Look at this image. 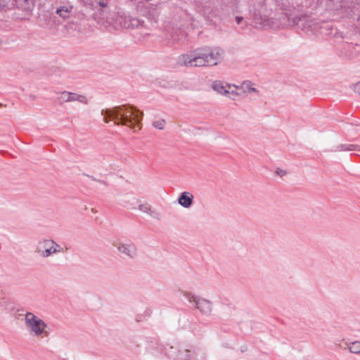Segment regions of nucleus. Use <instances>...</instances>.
I'll list each match as a JSON object with an SVG mask.
<instances>
[{"instance_id":"14","label":"nucleus","mask_w":360,"mask_h":360,"mask_svg":"<svg viewBox=\"0 0 360 360\" xmlns=\"http://www.w3.org/2000/svg\"><path fill=\"white\" fill-rule=\"evenodd\" d=\"M136 199L134 197L125 196L122 200V205L129 208H134Z\"/></svg>"},{"instance_id":"13","label":"nucleus","mask_w":360,"mask_h":360,"mask_svg":"<svg viewBox=\"0 0 360 360\" xmlns=\"http://www.w3.org/2000/svg\"><path fill=\"white\" fill-rule=\"evenodd\" d=\"M72 6H60L57 8L56 13L58 14L61 18L65 19L68 17L69 13L71 12Z\"/></svg>"},{"instance_id":"3","label":"nucleus","mask_w":360,"mask_h":360,"mask_svg":"<svg viewBox=\"0 0 360 360\" xmlns=\"http://www.w3.org/2000/svg\"><path fill=\"white\" fill-rule=\"evenodd\" d=\"M25 326L29 333L37 338H44L49 335L48 325L32 312H27L24 319Z\"/></svg>"},{"instance_id":"9","label":"nucleus","mask_w":360,"mask_h":360,"mask_svg":"<svg viewBox=\"0 0 360 360\" xmlns=\"http://www.w3.org/2000/svg\"><path fill=\"white\" fill-rule=\"evenodd\" d=\"M166 354L170 358L174 360H189L191 358V351L188 349H177L174 347H170L166 351Z\"/></svg>"},{"instance_id":"12","label":"nucleus","mask_w":360,"mask_h":360,"mask_svg":"<svg viewBox=\"0 0 360 360\" xmlns=\"http://www.w3.org/2000/svg\"><path fill=\"white\" fill-rule=\"evenodd\" d=\"M338 150L340 151H351L355 150L359 152L357 155L360 156V146L354 144H340L338 146Z\"/></svg>"},{"instance_id":"15","label":"nucleus","mask_w":360,"mask_h":360,"mask_svg":"<svg viewBox=\"0 0 360 360\" xmlns=\"http://www.w3.org/2000/svg\"><path fill=\"white\" fill-rule=\"evenodd\" d=\"M348 349L351 353L360 355V342L354 341L351 342L348 347Z\"/></svg>"},{"instance_id":"8","label":"nucleus","mask_w":360,"mask_h":360,"mask_svg":"<svg viewBox=\"0 0 360 360\" xmlns=\"http://www.w3.org/2000/svg\"><path fill=\"white\" fill-rule=\"evenodd\" d=\"M231 86L230 84H224L221 81H214L212 84V88L214 91L223 96H226L232 100H235L238 94L233 90L231 91Z\"/></svg>"},{"instance_id":"4","label":"nucleus","mask_w":360,"mask_h":360,"mask_svg":"<svg viewBox=\"0 0 360 360\" xmlns=\"http://www.w3.org/2000/svg\"><path fill=\"white\" fill-rule=\"evenodd\" d=\"M184 296L191 303H194L195 308L205 315H209L212 310V303L205 298L198 297L194 294L184 292Z\"/></svg>"},{"instance_id":"20","label":"nucleus","mask_w":360,"mask_h":360,"mask_svg":"<svg viewBox=\"0 0 360 360\" xmlns=\"http://www.w3.org/2000/svg\"><path fill=\"white\" fill-rule=\"evenodd\" d=\"M243 86L244 88H245L248 90V91H250V92H257V90L255 87L251 86L250 82H244L243 84Z\"/></svg>"},{"instance_id":"18","label":"nucleus","mask_w":360,"mask_h":360,"mask_svg":"<svg viewBox=\"0 0 360 360\" xmlns=\"http://www.w3.org/2000/svg\"><path fill=\"white\" fill-rule=\"evenodd\" d=\"M52 250H53V255H56L58 253L64 252L63 248L53 239H52Z\"/></svg>"},{"instance_id":"1","label":"nucleus","mask_w":360,"mask_h":360,"mask_svg":"<svg viewBox=\"0 0 360 360\" xmlns=\"http://www.w3.org/2000/svg\"><path fill=\"white\" fill-rule=\"evenodd\" d=\"M224 51L219 47H204L194 50L188 54H182L178 62L187 67L216 65L223 58Z\"/></svg>"},{"instance_id":"24","label":"nucleus","mask_w":360,"mask_h":360,"mask_svg":"<svg viewBox=\"0 0 360 360\" xmlns=\"http://www.w3.org/2000/svg\"><path fill=\"white\" fill-rule=\"evenodd\" d=\"M358 21H359V22L360 21V18H358Z\"/></svg>"},{"instance_id":"22","label":"nucleus","mask_w":360,"mask_h":360,"mask_svg":"<svg viewBox=\"0 0 360 360\" xmlns=\"http://www.w3.org/2000/svg\"><path fill=\"white\" fill-rule=\"evenodd\" d=\"M353 90L354 91L358 94L359 96H360V81L357 83H356L355 84H354L353 86Z\"/></svg>"},{"instance_id":"7","label":"nucleus","mask_w":360,"mask_h":360,"mask_svg":"<svg viewBox=\"0 0 360 360\" xmlns=\"http://www.w3.org/2000/svg\"><path fill=\"white\" fill-rule=\"evenodd\" d=\"M35 252L42 258H48L53 255L52 239H41L36 245Z\"/></svg>"},{"instance_id":"2","label":"nucleus","mask_w":360,"mask_h":360,"mask_svg":"<svg viewBox=\"0 0 360 360\" xmlns=\"http://www.w3.org/2000/svg\"><path fill=\"white\" fill-rule=\"evenodd\" d=\"M104 121L108 123L112 120L117 125L121 124L134 129L139 126L143 118V113L136 108L130 105L114 106L102 112Z\"/></svg>"},{"instance_id":"11","label":"nucleus","mask_w":360,"mask_h":360,"mask_svg":"<svg viewBox=\"0 0 360 360\" xmlns=\"http://www.w3.org/2000/svg\"><path fill=\"white\" fill-rule=\"evenodd\" d=\"M108 0H95V1L91 5L94 9L100 8L98 11L101 13V15H103L105 18L107 13L105 9L108 8Z\"/></svg>"},{"instance_id":"16","label":"nucleus","mask_w":360,"mask_h":360,"mask_svg":"<svg viewBox=\"0 0 360 360\" xmlns=\"http://www.w3.org/2000/svg\"><path fill=\"white\" fill-rule=\"evenodd\" d=\"M146 214L155 219H157V220L161 219L160 212L159 211H158L157 210L154 209L151 205H150V210H148Z\"/></svg>"},{"instance_id":"5","label":"nucleus","mask_w":360,"mask_h":360,"mask_svg":"<svg viewBox=\"0 0 360 360\" xmlns=\"http://www.w3.org/2000/svg\"><path fill=\"white\" fill-rule=\"evenodd\" d=\"M113 246L115 247L118 252L129 259L135 258L138 255V250L136 245L132 242L123 243L117 241L113 243Z\"/></svg>"},{"instance_id":"6","label":"nucleus","mask_w":360,"mask_h":360,"mask_svg":"<svg viewBox=\"0 0 360 360\" xmlns=\"http://www.w3.org/2000/svg\"><path fill=\"white\" fill-rule=\"evenodd\" d=\"M57 99L61 104L75 101H78L83 104L88 103V99L85 96L67 91L59 93Z\"/></svg>"},{"instance_id":"10","label":"nucleus","mask_w":360,"mask_h":360,"mask_svg":"<svg viewBox=\"0 0 360 360\" xmlns=\"http://www.w3.org/2000/svg\"><path fill=\"white\" fill-rule=\"evenodd\" d=\"M194 196L190 192L184 191L180 195L178 202L180 205L185 208L190 207L193 202Z\"/></svg>"},{"instance_id":"23","label":"nucleus","mask_w":360,"mask_h":360,"mask_svg":"<svg viewBox=\"0 0 360 360\" xmlns=\"http://www.w3.org/2000/svg\"><path fill=\"white\" fill-rule=\"evenodd\" d=\"M243 17H240V16L236 17V21L237 24H238V25L243 21Z\"/></svg>"},{"instance_id":"21","label":"nucleus","mask_w":360,"mask_h":360,"mask_svg":"<svg viewBox=\"0 0 360 360\" xmlns=\"http://www.w3.org/2000/svg\"><path fill=\"white\" fill-rule=\"evenodd\" d=\"M287 174V172L284 169H282L281 168H277L276 170H275V174L280 176V177H283L285 175H286Z\"/></svg>"},{"instance_id":"17","label":"nucleus","mask_w":360,"mask_h":360,"mask_svg":"<svg viewBox=\"0 0 360 360\" xmlns=\"http://www.w3.org/2000/svg\"><path fill=\"white\" fill-rule=\"evenodd\" d=\"M166 125V121L164 119H160L153 122L152 126L156 129L160 130H162L165 129Z\"/></svg>"},{"instance_id":"19","label":"nucleus","mask_w":360,"mask_h":360,"mask_svg":"<svg viewBox=\"0 0 360 360\" xmlns=\"http://www.w3.org/2000/svg\"><path fill=\"white\" fill-rule=\"evenodd\" d=\"M150 205L147 202L140 204L139 205V210L141 212L146 214L148 210H150Z\"/></svg>"}]
</instances>
